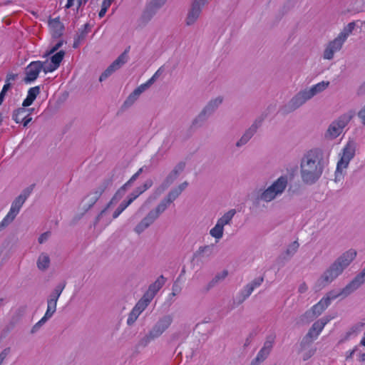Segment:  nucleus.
Masks as SVG:
<instances>
[{"label": "nucleus", "instance_id": "f257e3e1", "mask_svg": "<svg viewBox=\"0 0 365 365\" xmlns=\"http://www.w3.org/2000/svg\"><path fill=\"white\" fill-rule=\"evenodd\" d=\"M327 165L323 150L312 148L307 151L300 162V174L302 181L307 185L314 184L322 176Z\"/></svg>", "mask_w": 365, "mask_h": 365}, {"label": "nucleus", "instance_id": "f03ea898", "mask_svg": "<svg viewBox=\"0 0 365 365\" xmlns=\"http://www.w3.org/2000/svg\"><path fill=\"white\" fill-rule=\"evenodd\" d=\"M356 256V251L350 249L341 255L336 259L323 272L318 279L320 286L325 287L337 278L344 270L351 264Z\"/></svg>", "mask_w": 365, "mask_h": 365}, {"label": "nucleus", "instance_id": "7ed1b4c3", "mask_svg": "<svg viewBox=\"0 0 365 365\" xmlns=\"http://www.w3.org/2000/svg\"><path fill=\"white\" fill-rule=\"evenodd\" d=\"M365 283V267L347 284L341 289L339 292L331 290L329 292L325 297L322 299L330 305L331 302L337 297L342 296L346 297L353 292L359 288L363 284Z\"/></svg>", "mask_w": 365, "mask_h": 365}, {"label": "nucleus", "instance_id": "20e7f679", "mask_svg": "<svg viewBox=\"0 0 365 365\" xmlns=\"http://www.w3.org/2000/svg\"><path fill=\"white\" fill-rule=\"evenodd\" d=\"M288 185V176L282 175L274 180L267 189L263 190L256 198L257 201L269 202L281 195Z\"/></svg>", "mask_w": 365, "mask_h": 365}, {"label": "nucleus", "instance_id": "39448f33", "mask_svg": "<svg viewBox=\"0 0 365 365\" xmlns=\"http://www.w3.org/2000/svg\"><path fill=\"white\" fill-rule=\"evenodd\" d=\"M353 117L354 113L351 111L339 116L329 125L325 133V138L330 140L336 138L342 133L343 129L348 125Z\"/></svg>", "mask_w": 365, "mask_h": 365}, {"label": "nucleus", "instance_id": "423d86ee", "mask_svg": "<svg viewBox=\"0 0 365 365\" xmlns=\"http://www.w3.org/2000/svg\"><path fill=\"white\" fill-rule=\"evenodd\" d=\"M310 100L305 90H302L294 95L287 103L281 106L279 113L283 115H286L304 105L307 101Z\"/></svg>", "mask_w": 365, "mask_h": 365}, {"label": "nucleus", "instance_id": "0eeeda50", "mask_svg": "<svg viewBox=\"0 0 365 365\" xmlns=\"http://www.w3.org/2000/svg\"><path fill=\"white\" fill-rule=\"evenodd\" d=\"M329 305L322 299L317 304L314 305L310 309L306 311L299 317L301 324H307L313 321L319 316Z\"/></svg>", "mask_w": 365, "mask_h": 365}, {"label": "nucleus", "instance_id": "6e6552de", "mask_svg": "<svg viewBox=\"0 0 365 365\" xmlns=\"http://www.w3.org/2000/svg\"><path fill=\"white\" fill-rule=\"evenodd\" d=\"M207 3L208 1L205 0H193L185 19L187 26H192L197 21L202 13V8Z\"/></svg>", "mask_w": 365, "mask_h": 365}, {"label": "nucleus", "instance_id": "1a4fd4ad", "mask_svg": "<svg viewBox=\"0 0 365 365\" xmlns=\"http://www.w3.org/2000/svg\"><path fill=\"white\" fill-rule=\"evenodd\" d=\"M186 166L185 162L180 161L176 164L173 169L168 173L164 179L158 190L160 192L165 191L179 177V175L184 171Z\"/></svg>", "mask_w": 365, "mask_h": 365}, {"label": "nucleus", "instance_id": "9d476101", "mask_svg": "<svg viewBox=\"0 0 365 365\" xmlns=\"http://www.w3.org/2000/svg\"><path fill=\"white\" fill-rule=\"evenodd\" d=\"M129 48L125 49L100 76L101 82L105 81L115 71L120 68L128 59V53Z\"/></svg>", "mask_w": 365, "mask_h": 365}, {"label": "nucleus", "instance_id": "9b49d317", "mask_svg": "<svg viewBox=\"0 0 365 365\" xmlns=\"http://www.w3.org/2000/svg\"><path fill=\"white\" fill-rule=\"evenodd\" d=\"M167 0H150L145 6L140 19L148 23L156 14L157 11L165 4Z\"/></svg>", "mask_w": 365, "mask_h": 365}, {"label": "nucleus", "instance_id": "f8f14e48", "mask_svg": "<svg viewBox=\"0 0 365 365\" xmlns=\"http://www.w3.org/2000/svg\"><path fill=\"white\" fill-rule=\"evenodd\" d=\"M274 336L270 335L266 338L262 348L258 352L257 356L251 361L250 365H259L269 355L274 343Z\"/></svg>", "mask_w": 365, "mask_h": 365}, {"label": "nucleus", "instance_id": "ddd939ff", "mask_svg": "<svg viewBox=\"0 0 365 365\" xmlns=\"http://www.w3.org/2000/svg\"><path fill=\"white\" fill-rule=\"evenodd\" d=\"M263 120L264 118L262 116L255 119L250 127L245 131L242 137L237 141L235 146L237 148H240L246 145L257 133L258 128L261 127Z\"/></svg>", "mask_w": 365, "mask_h": 365}, {"label": "nucleus", "instance_id": "4468645a", "mask_svg": "<svg viewBox=\"0 0 365 365\" xmlns=\"http://www.w3.org/2000/svg\"><path fill=\"white\" fill-rule=\"evenodd\" d=\"M34 185L25 188L22 192L13 201L9 213L16 217L21 207L33 191Z\"/></svg>", "mask_w": 365, "mask_h": 365}, {"label": "nucleus", "instance_id": "2eb2a0df", "mask_svg": "<svg viewBox=\"0 0 365 365\" xmlns=\"http://www.w3.org/2000/svg\"><path fill=\"white\" fill-rule=\"evenodd\" d=\"M264 282V277H258L248 283L242 290L240 292L238 304L242 303L247 298H248L252 292L259 287Z\"/></svg>", "mask_w": 365, "mask_h": 365}, {"label": "nucleus", "instance_id": "dca6fc26", "mask_svg": "<svg viewBox=\"0 0 365 365\" xmlns=\"http://www.w3.org/2000/svg\"><path fill=\"white\" fill-rule=\"evenodd\" d=\"M42 68V61H36L31 62L26 68V77L24 79V82L31 83L34 81L38 78Z\"/></svg>", "mask_w": 365, "mask_h": 365}, {"label": "nucleus", "instance_id": "f3484780", "mask_svg": "<svg viewBox=\"0 0 365 365\" xmlns=\"http://www.w3.org/2000/svg\"><path fill=\"white\" fill-rule=\"evenodd\" d=\"M344 43V41L336 37L334 40L329 42L326 46L323 53V58L327 60L333 59L334 53L341 49Z\"/></svg>", "mask_w": 365, "mask_h": 365}, {"label": "nucleus", "instance_id": "a211bd4d", "mask_svg": "<svg viewBox=\"0 0 365 365\" xmlns=\"http://www.w3.org/2000/svg\"><path fill=\"white\" fill-rule=\"evenodd\" d=\"M355 143L354 141H349L344 148L343 149V155L338 162L339 166H343L344 168H346L349 161L354 157L355 155Z\"/></svg>", "mask_w": 365, "mask_h": 365}, {"label": "nucleus", "instance_id": "6ab92c4d", "mask_svg": "<svg viewBox=\"0 0 365 365\" xmlns=\"http://www.w3.org/2000/svg\"><path fill=\"white\" fill-rule=\"evenodd\" d=\"M331 319L329 316H325L316 321L309 329L307 334L317 339L324 326Z\"/></svg>", "mask_w": 365, "mask_h": 365}, {"label": "nucleus", "instance_id": "aec40b11", "mask_svg": "<svg viewBox=\"0 0 365 365\" xmlns=\"http://www.w3.org/2000/svg\"><path fill=\"white\" fill-rule=\"evenodd\" d=\"M157 219V217L151 211H149L146 216L135 227L134 231L138 235L141 234L153 224Z\"/></svg>", "mask_w": 365, "mask_h": 365}, {"label": "nucleus", "instance_id": "412c9836", "mask_svg": "<svg viewBox=\"0 0 365 365\" xmlns=\"http://www.w3.org/2000/svg\"><path fill=\"white\" fill-rule=\"evenodd\" d=\"M166 279L163 277V275H160L153 283L150 284L148 290L144 294L146 297L150 298L151 300L154 298L158 292L163 287L165 284Z\"/></svg>", "mask_w": 365, "mask_h": 365}, {"label": "nucleus", "instance_id": "4be33fe9", "mask_svg": "<svg viewBox=\"0 0 365 365\" xmlns=\"http://www.w3.org/2000/svg\"><path fill=\"white\" fill-rule=\"evenodd\" d=\"M113 180L111 178L104 179L103 182L88 197L92 195V203L96 202L105 190L111 186Z\"/></svg>", "mask_w": 365, "mask_h": 365}, {"label": "nucleus", "instance_id": "5701e85b", "mask_svg": "<svg viewBox=\"0 0 365 365\" xmlns=\"http://www.w3.org/2000/svg\"><path fill=\"white\" fill-rule=\"evenodd\" d=\"M48 25L51 29L53 38H58L63 35L64 31V26L60 21L59 17L53 19H49Z\"/></svg>", "mask_w": 365, "mask_h": 365}, {"label": "nucleus", "instance_id": "b1692460", "mask_svg": "<svg viewBox=\"0 0 365 365\" xmlns=\"http://www.w3.org/2000/svg\"><path fill=\"white\" fill-rule=\"evenodd\" d=\"M188 186L187 181L180 184L178 187L171 189L165 197L170 204L173 203Z\"/></svg>", "mask_w": 365, "mask_h": 365}, {"label": "nucleus", "instance_id": "393cba45", "mask_svg": "<svg viewBox=\"0 0 365 365\" xmlns=\"http://www.w3.org/2000/svg\"><path fill=\"white\" fill-rule=\"evenodd\" d=\"M222 101L223 98L222 97H217L215 99H212L207 103V104L201 111L204 113L207 117L209 118L217 109L220 105L222 103Z\"/></svg>", "mask_w": 365, "mask_h": 365}, {"label": "nucleus", "instance_id": "a878e982", "mask_svg": "<svg viewBox=\"0 0 365 365\" xmlns=\"http://www.w3.org/2000/svg\"><path fill=\"white\" fill-rule=\"evenodd\" d=\"M173 320V317L170 314H167L160 318L153 327L163 334L171 325Z\"/></svg>", "mask_w": 365, "mask_h": 365}, {"label": "nucleus", "instance_id": "bb28decb", "mask_svg": "<svg viewBox=\"0 0 365 365\" xmlns=\"http://www.w3.org/2000/svg\"><path fill=\"white\" fill-rule=\"evenodd\" d=\"M329 81H322L314 85L309 89H305V91L311 99L317 94L322 93L326 88H327L329 86Z\"/></svg>", "mask_w": 365, "mask_h": 365}, {"label": "nucleus", "instance_id": "cd10ccee", "mask_svg": "<svg viewBox=\"0 0 365 365\" xmlns=\"http://www.w3.org/2000/svg\"><path fill=\"white\" fill-rule=\"evenodd\" d=\"M66 285V282L65 281L58 283L49 294L47 299V302H53L55 303V304H57L58 299L61 296L63 290L64 289Z\"/></svg>", "mask_w": 365, "mask_h": 365}, {"label": "nucleus", "instance_id": "c85d7f7f", "mask_svg": "<svg viewBox=\"0 0 365 365\" xmlns=\"http://www.w3.org/2000/svg\"><path fill=\"white\" fill-rule=\"evenodd\" d=\"M50 257L48 254L42 252L37 259V267L41 271H46L50 266Z\"/></svg>", "mask_w": 365, "mask_h": 365}, {"label": "nucleus", "instance_id": "c756f323", "mask_svg": "<svg viewBox=\"0 0 365 365\" xmlns=\"http://www.w3.org/2000/svg\"><path fill=\"white\" fill-rule=\"evenodd\" d=\"M228 274L227 270H223L222 272L217 273L212 280L207 284L205 291L208 292L212 288L218 284L221 281L224 280Z\"/></svg>", "mask_w": 365, "mask_h": 365}, {"label": "nucleus", "instance_id": "7c9ffc66", "mask_svg": "<svg viewBox=\"0 0 365 365\" xmlns=\"http://www.w3.org/2000/svg\"><path fill=\"white\" fill-rule=\"evenodd\" d=\"M235 214L236 210L235 209L230 210L217 220V224L224 228L225 225H230Z\"/></svg>", "mask_w": 365, "mask_h": 365}, {"label": "nucleus", "instance_id": "2f4dec72", "mask_svg": "<svg viewBox=\"0 0 365 365\" xmlns=\"http://www.w3.org/2000/svg\"><path fill=\"white\" fill-rule=\"evenodd\" d=\"M170 203L164 197L157 207L150 211L158 218L160 215L163 213L169 207Z\"/></svg>", "mask_w": 365, "mask_h": 365}, {"label": "nucleus", "instance_id": "473e14b6", "mask_svg": "<svg viewBox=\"0 0 365 365\" xmlns=\"http://www.w3.org/2000/svg\"><path fill=\"white\" fill-rule=\"evenodd\" d=\"M152 300L143 294V297L136 303L133 309L141 314Z\"/></svg>", "mask_w": 365, "mask_h": 365}, {"label": "nucleus", "instance_id": "72a5a7b5", "mask_svg": "<svg viewBox=\"0 0 365 365\" xmlns=\"http://www.w3.org/2000/svg\"><path fill=\"white\" fill-rule=\"evenodd\" d=\"M356 26L355 22L349 23L343 29V31L337 36V37L341 39L342 41L345 42L347 37Z\"/></svg>", "mask_w": 365, "mask_h": 365}, {"label": "nucleus", "instance_id": "f704fd0d", "mask_svg": "<svg viewBox=\"0 0 365 365\" xmlns=\"http://www.w3.org/2000/svg\"><path fill=\"white\" fill-rule=\"evenodd\" d=\"M314 340L315 339H314V337H312L308 334H306L300 342L299 351H304L307 350L308 348H310Z\"/></svg>", "mask_w": 365, "mask_h": 365}, {"label": "nucleus", "instance_id": "c9c22d12", "mask_svg": "<svg viewBox=\"0 0 365 365\" xmlns=\"http://www.w3.org/2000/svg\"><path fill=\"white\" fill-rule=\"evenodd\" d=\"M30 110H27V108H19L17 109H15L14 111H13V113H12V119L16 123H19L21 122V119L25 116V113L27 112V111H29Z\"/></svg>", "mask_w": 365, "mask_h": 365}, {"label": "nucleus", "instance_id": "e433bc0d", "mask_svg": "<svg viewBox=\"0 0 365 365\" xmlns=\"http://www.w3.org/2000/svg\"><path fill=\"white\" fill-rule=\"evenodd\" d=\"M65 56V51H60L56 53H54L51 57V62L53 63V65L56 66L57 68L59 67L61 61L63 59V57Z\"/></svg>", "mask_w": 365, "mask_h": 365}, {"label": "nucleus", "instance_id": "4c0bfd02", "mask_svg": "<svg viewBox=\"0 0 365 365\" xmlns=\"http://www.w3.org/2000/svg\"><path fill=\"white\" fill-rule=\"evenodd\" d=\"M208 119L206 115L200 111V113L193 119L192 122V126L201 127L202 124Z\"/></svg>", "mask_w": 365, "mask_h": 365}, {"label": "nucleus", "instance_id": "58836bf2", "mask_svg": "<svg viewBox=\"0 0 365 365\" xmlns=\"http://www.w3.org/2000/svg\"><path fill=\"white\" fill-rule=\"evenodd\" d=\"M18 320L19 319L17 317H11V319H10L9 323L6 325H5V327L2 329V333L4 335H6L9 332H11L14 329L16 324L18 323Z\"/></svg>", "mask_w": 365, "mask_h": 365}, {"label": "nucleus", "instance_id": "ea45409f", "mask_svg": "<svg viewBox=\"0 0 365 365\" xmlns=\"http://www.w3.org/2000/svg\"><path fill=\"white\" fill-rule=\"evenodd\" d=\"M224 228L216 223L210 231V235L215 239H221L223 236Z\"/></svg>", "mask_w": 365, "mask_h": 365}, {"label": "nucleus", "instance_id": "a19ab883", "mask_svg": "<svg viewBox=\"0 0 365 365\" xmlns=\"http://www.w3.org/2000/svg\"><path fill=\"white\" fill-rule=\"evenodd\" d=\"M140 94L135 89L127 98V99L124 102V106L129 107L134 103V102L138 98Z\"/></svg>", "mask_w": 365, "mask_h": 365}, {"label": "nucleus", "instance_id": "79ce46f5", "mask_svg": "<svg viewBox=\"0 0 365 365\" xmlns=\"http://www.w3.org/2000/svg\"><path fill=\"white\" fill-rule=\"evenodd\" d=\"M56 305L55 303L47 302V309L43 317L47 319L51 318L56 311Z\"/></svg>", "mask_w": 365, "mask_h": 365}, {"label": "nucleus", "instance_id": "37998d69", "mask_svg": "<svg viewBox=\"0 0 365 365\" xmlns=\"http://www.w3.org/2000/svg\"><path fill=\"white\" fill-rule=\"evenodd\" d=\"M153 341V339L150 336V334L147 333L144 336H143L138 342L136 346L145 348L146 347L150 341Z\"/></svg>", "mask_w": 365, "mask_h": 365}, {"label": "nucleus", "instance_id": "c03bdc74", "mask_svg": "<svg viewBox=\"0 0 365 365\" xmlns=\"http://www.w3.org/2000/svg\"><path fill=\"white\" fill-rule=\"evenodd\" d=\"M140 314L139 312H138L136 310H135L133 308V309L128 314V317L127 319V324L128 326H132L135 322V321L137 320V319L138 318Z\"/></svg>", "mask_w": 365, "mask_h": 365}, {"label": "nucleus", "instance_id": "a18cd8bd", "mask_svg": "<svg viewBox=\"0 0 365 365\" xmlns=\"http://www.w3.org/2000/svg\"><path fill=\"white\" fill-rule=\"evenodd\" d=\"M299 247V244L298 243L297 241H294L292 244H290L287 250H286V254L288 255V256H293L297 251L298 248Z\"/></svg>", "mask_w": 365, "mask_h": 365}, {"label": "nucleus", "instance_id": "49530a36", "mask_svg": "<svg viewBox=\"0 0 365 365\" xmlns=\"http://www.w3.org/2000/svg\"><path fill=\"white\" fill-rule=\"evenodd\" d=\"M128 203L123 200L118 207V208L115 210V212L113 214V218L115 219L117 218L125 210L127 207H128Z\"/></svg>", "mask_w": 365, "mask_h": 365}, {"label": "nucleus", "instance_id": "de8ad7c7", "mask_svg": "<svg viewBox=\"0 0 365 365\" xmlns=\"http://www.w3.org/2000/svg\"><path fill=\"white\" fill-rule=\"evenodd\" d=\"M48 320V319H47L46 318L43 317L38 322H36L32 327L31 331H30L31 334H34L36 333Z\"/></svg>", "mask_w": 365, "mask_h": 365}, {"label": "nucleus", "instance_id": "09e8293b", "mask_svg": "<svg viewBox=\"0 0 365 365\" xmlns=\"http://www.w3.org/2000/svg\"><path fill=\"white\" fill-rule=\"evenodd\" d=\"M14 219L15 217L8 212L6 217L0 222V231L7 227Z\"/></svg>", "mask_w": 365, "mask_h": 365}, {"label": "nucleus", "instance_id": "8fccbe9b", "mask_svg": "<svg viewBox=\"0 0 365 365\" xmlns=\"http://www.w3.org/2000/svg\"><path fill=\"white\" fill-rule=\"evenodd\" d=\"M39 93H40V87L37 86L31 88L29 90L27 97L34 101L35 99L36 98L37 96Z\"/></svg>", "mask_w": 365, "mask_h": 365}, {"label": "nucleus", "instance_id": "3c124183", "mask_svg": "<svg viewBox=\"0 0 365 365\" xmlns=\"http://www.w3.org/2000/svg\"><path fill=\"white\" fill-rule=\"evenodd\" d=\"M91 28V26L88 23L84 24L83 29L77 34V36L84 41L87 34L90 32Z\"/></svg>", "mask_w": 365, "mask_h": 365}, {"label": "nucleus", "instance_id": "603ef678", "mask_svg": "<svg viewBox=\"0 0 365 365\" xmlns=\"http://www.w3.org/2000/svg\"><path fill=\"white\" fill-rule=\"evenodd\" d=\"M42 64L43 68L41 70H43L45 73L53 72L58 68L56 66L53 65L51 62L48 63V61H42Z\"/></svg>", "mask_w": 365, "mask_h": 365}, {"label": "nucleus", "instance_id": "864d4df0", "mask_svg": "<svg viewBox=\"0 0 365 365\" xmlns=\"http://www.w3.org/2000/svg\"><path fill=\"white\" fill-rule=\"evenodd\" d=\"M214 245L201 246L199 247L198 250L196 252L195 255H200L204 252H207L211 254L212 252Z\"/></svg>", "mask_w": 365, "mask_h": 365}, {"label": "nucleus", "instance_id": "5fc2aeb1", "mask_svg": "<svg viewBox=\"0 0 365 365\" xmlns=\"http://www.w3.org/2000/svg\"><path fill=\"white\" fill-rule=\"evenodd\" d=\"M63 43V41L62 40H60L48 51H47L43 56L47 57V56L54 53L62 46Z\"/></svg>", "mask_w": 365, "mask_h": 365}, {"label": "nucleus", "instance_id": "6e6d98bb", "mask_svg": "<svg viewBox=\"0 0 365 365\" xmlns=\"http://www.w3.org/2000/svg\"><path fill=\"white\" fill-rule=\"evenodd\" d=\"M303 360L307 361L311 358L316 352V348L311 347L303 351Z\"/></svg>", "mask_w": 365, "mask_h": 365}, {"label": "nucleus", "instance_id": "4d7b16f0", "mask_svg": "<svg viewBox=\"0 0 365 365\" xmlns=\"http://www.w3.org/2000/svg\"><path fill=\"white\" fill-rule=\"evenodd\" d=\"M11 353V348L6 347L0 352V365H2L4 360Z\"/></svg>", "mask_w": 365, "mask_h": 365}, {"label": "nucleus", "instance_id": "13d9d810", "mask_svg": "<svg viewBox=\"0 0 365 365\" xmlns=\"http://www.w3.org/2000/svg\"><path fill=\"white\" fill-rule=\"evenodd\" d=\"M342 169H344L343 166H339V163H337L336 169L335 171V182L340 181L343 178Z\"/></svg>", "mask_w": 365, "mask_h": 365}, {"label": "nucleus", "instance_id": "bf43d9fd", "mask_svg": "<svg viewBox=\"0 0 365 365\" xmlns=\"http://www.w3.org/2000/svg\"><path fill=\"white\" fill-rule=\"evenodd\" d=\"M148 333L150 334V336L153 340H155V339H158L163 334L160 331H159L158 329H156L154 327H153L152 329Z\"/></svg>", "mask_w": 365, "mask_h": 365}, {"label": "nucleus", "instance_id": "052dcab7", "mask_svg": "<svg viewBox=\"0 0 365 365\" xmlns=\"http://www.w3.org/2000/svg\"><path fill=\"white\" fill-rule=\"evenodd\" d=\"M150 82L151 81H147L145 83L141 84L140 86L137 87L135 88V90L140 95L142 93H143L145 91H146L148 88H149L151 86Z\"/></svg>", "mask_w": 365, "mask_h": 365}, {"label": "nucleus", "instance_id": "680f3d73", "mask_svg": "<svg viewBox=\"0 0 365 365\" xmlns=\"http://www.w3.org/2000/svg\"><path fill=\"white\" fill-rule=\"evenodd\" d=\"M126 190V188H125L123 186H121L114 195V198L119 201L123 197Z\"/></svg>", "mask_w": 365, "mask_h": 365}, {"label": "nucleus", "instance_id": "e2e57ef3", "mask_svg": "<svg viewBox=\"0 0 365 365\" xmlns=\"http://www.w3.org/2000/svg\"><path fill=\"white\" fill-rule=\"evenodd\" d=\"M163 73V68L162 67H160L155 73L154 75L148 81H151L150 82V85L152 86L155 81H156V79L161 75V73Z\"/></svg>", "mask_w": 365, "mask_h": 365}, {"label": "nucleus", "instance_id": "0e129e2a", "mask_svg": "<svg viewBox=\"0 0 365 365\" xmlns=\"http://www.w3.org/2000/svg\"><path fill=\"white\" fill-rule=\"evenodd\" d=\"M32 120V118L30 115V113H28L26 115L24 116L21 119V122L23 124L24 127H26L28 124Z\"/></svg>", "mask_w": 365, "mask_h": 365}, {"label": "nucleus", "instance_id": "69168bd1", "mask_svg": "<svg viewBox=\"0 0 365 365\" xmlns=\"http://www.w3.org/2000/svg\"><path fill=\"white\" fill-rule=\"evenodd\" d=\"M50 236V232H43V234H41L38 239V241L40 244H42L44 242H46L48 238Z\"/></svg>", "mask_w": 365, "mask_h": 365}, {"label": "nucleus", "instance_id": "338daca9", "mask_svg": "<svg viewBox=\"0 0 365 365\" xmlns=\"http://www.w3.org/2000/svg\"><path fill=\"white\" fill-rule=\"evenodd\" d=\"M139 195L133 190L128 196V200H125L130 205Z\"/></svg>", "mask_w": 365, "mask_h": 365}, {"label": "nucleus", "instance_id": "774afa93", "mask_svg": "<svg viewBox=\"0 0 365 365\" xmlns=\"http://www.w3.org/2000/svg\"><path fill=\"white\" fill-rule=\"evenodd\" d=\"M153 182L151 179H148L141 186L143 190L145 191L152 187Z\"/></svg>", "mask_w": 365, "mask_h": 365}]
</instances>
